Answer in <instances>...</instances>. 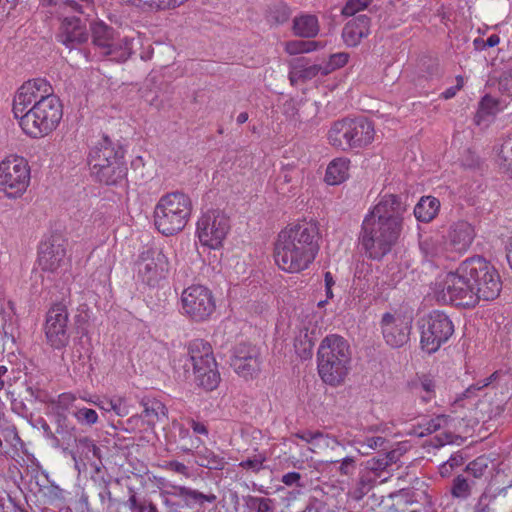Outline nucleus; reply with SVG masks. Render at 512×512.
Wrapping results in <instances>:
<instances>
[{
    "label": "nucleus",
    "instance_id": "1",
    "mask_svg": "<svg viewBox=\"0 0 512 512\" xmlns=\"http://www.w3.org/2000/svg\"><path fill=\"white\" fill-rule=\"evenodd\" d=\"M501 290L502 281L495 267L483 257L475 256L446 275L437 298L444 303L471 308L480 300L496 299Z\"/></svg>",
    "mask_w": 512,
    "mask_h": 512
},
{
    "label": "nucleus",
    "instance_id": "2",
    "mask_svg": "<svg viewBox=\"0 0 512 512\" xmlns=\"http://www.w3.org/2000/svg\"><path fill=\"white\" fill-rule=\"evenodd\" d=\"M12 112L23 132L39 139L56 129L62 119V104L53 93L50 83L43 78L24 82L16 91Z\"/></svg>",
    "mask_w": 512,
    "mask_h": 512
},
{
    "label": "nucleus",
    "instance_id": "3",
    "mask_svg": "<svg viewBox=\"0 0 512 512\" xmlns=\"http://www.w3.org/2000/svg\"><path fill=\"white\" fill-rule=\"evenodd\" d=\"M320 233L315 222H301L283 229L274 248L277 265L290 273L300 272L314 261L318 251Z\"/></svg>",
    "mask_w": 512,
    "mask_h": 512
},
{
    "label": "nucleus",
    "instance_id": "4",
    "mask_svg": "<svg viewBox=\"0 0 512 512\" xmlns=\"http://www.w3.org/2000/svg\"><path fill=\"white\" fill-rule=\"evenodd\" d=\"M351 364V350L346 339L332 334L326 336L318 348L317 368L320 378L335 386L344 381Z\"/></svg>",
    "mask_w": 512,
    "mask_h": 512
},
{
    "label": "nucleus",
    "instance_id": "5",
    "mask_svg": "<svg viewBox=\"0 0 512 512\" xmlns=\"http://www.w3.org/2000/svg\"><path fill=\"white\" fill-rule=\"evenodd\" d=\"M190 198L181 192L168 193L160 198L154 209V223L163 235H174L184 229L191 215Z\"/></svg>",
    "mask_w": 512,
    "mask_h": 512
},
{
    "label": "nucleus",
    "instance_id": "6",
    "mask_svg": "<svg viewBox=\"0 0 512 512\" xmlns=\"http://www.w3.org/2000/svg\"><path fill=\"white\" fill-rule=\"evenodd\" d=\"M402 227L393 220L386 222L367 215L362 223L360 243L371 259L380 260L396 244Z\"/></svg>",
    "mask_w": 512,
    "mask_h": 512
},
{
    "label": "nucleus",
    "instance_id": "7",
    "mask_svg": "<svg viewBox=\"0 0 512 512\" xmlns=\"http://www.w3.org/2000/svg\"><path fill=\"white\" fill-rule=\"evenodd\" d=\"M422 350L435 353L454 333V324L442 311H432L418 321Z\"/></svg>",
    "mask_w": 512,
    "mask_h": 512
},
{
    "label": "nucleus",
    "instance_id": "8",
    "mask_svg": "<svg viewBox=\"0 0 512 512\" xmlns=\"http://www.w3.org/2000/svg\"><path fill=\"white\" fill-rule=\"evenodd\" d=\"M30 183V167L23 157H9L0 163V185L9 198L20 197Z\"/></svg>",
    "mask_w": 512,
    "mask_h": 512
},
{
    "label": "nucleus",
    "instance_id": "9",
    "mask_svg": "<svg viewBox=\"0 0 512 512\" xmlns=\"http://www.w3.org/2000/svg\"><path fill=\"white\" fill-rule=\"evenodd\" d=\"M230 229L229 218L220 210H209L197 222V235L202 245L219 248Z\"/></svg>",
    "mask_w": 512,
    "mask_h": 512
},
{
    "label": "nucleus",
    "instance_id": "10",
    "mask_svg": "<svg viewBox=\"0 0 512 512\" xmlns=\"http://www.w3.org/2000/svg\"><path fill=\"white\" fill-rule=\"evenodd\" d=\"M138 279L150 287H155L165 279L169 271L167 256L159 249L143 251L135 263Z\"/></svg>",
    "mask_w": 512,
    "mask_h": 512
},
{
    "label": "nucleus",
    "instance_id": "11",
    "mask_svg": "<svg viewBox=\"0 0 512 512\" xmlns=\"http://www.w3.org/2000/svg\"><path fill=\"white\" fill-rule=\"evenodd\" d=\"M181 301L184 313L198 322L208 319L216 307L212 292L202 285L186 288L182 292Z\"/></svg>",
    "mask_w": 512,
    "mask_h": 512
},
{
    "label": "nucleus",
    "instance_id": "12",
    "mask_svg": "<svg viewBox=\"0 0 512 512\" xmlns=\"http://www.w3.org/2000/svg\"><path fill=\"white\" fill-rule=\"evenodd\" d=\"M413 317L400 312L384 313L380 327L385 342L392 348L404 346L410 339Z\"/></svg>",
    "mask_w": 512,
    "mask_h": 512
},
{
    "label": "nucleus",
    "instance_id": "13",
    "mask_svg": "<svg viewBox=\"0 0 512 512\" xmlns=\"http://www.w3.org/2000/svg\"><path fill=\"white\" fill-rule=\"evenodd\" d=\"M45 335L54 349H62L69 343L68 311L65 305L57 303L47 312Z\"/></svg>",
    "mask_w": 512,
    "mask_h": 512
},
{
    "label": "nucleus",
    "instance_id": "14",
    "mask_svg": "<svg viewBox=\"0 0 512 512\" xmlns=\"http://www.w3.org/2000/svg\"><path fill=\"white\" fill-rule=\"evenodd\" d=\"M233 370L245 379H253L260 372V352L256 346L239 344L231 357Z\"/></svg>",
    "mask_w": 512,
    "mask_h": 512
},
{
    "label": "nucleus",
    "instance_id": "15",
    "mask_svg": "<svg viewBox=\"0 0 512 512\" xmlns=\"http://www.w3.org/2000/svg\"><path fill=\"white\" fill-rule=\"evenodd\" d=\"M38 262L42 270L55 272L66 264V241L53 235L39 246Z\"/></svg>",
    "mask_w": 512,
    "mask_h": 512
},
{
    "label": "nucleus",
    "instance_id": "16",
    "mask_svg": "<svg viewBox=\"0 0 512 512\" xmlns=\"http://www.w3.org/2000/svg\"><path fill=\"white\" fill-rule=\"evenodd\" d=\"M62 18L57 40L70 51L87 42L89 33L85 23L75 16H59Z\"/></svg>",
    "mask_w": 512,
    "mask_h": 512
},
{
    "label": "nucleus",
    "instance_id": "17",
    "mask_svg": "<svg viewBox=\"0 0 512 512\" xmlns=\"http://www.w3.org/2000/svg\"><path fill=\"white\" fill-rule=\"evenodd\" d=\"M406 211V204L402 197L395 194H386L382 196L380 201L374 206L373 210L368 214L379 220L389 222L393 220L402 227L403 214Z\"/></svg>",
    "mask_w": 512,
    "mask_h": 512
},
{
    "label": "nucleus",
    "instance_id": "18",
    "mask_svg": "<svg viewBox=\"0 0 512 512\" xmlns=\"http://www.w3.org/2000/svg\"><path fill=\"white\" fill-rule=\"evenodd\" d=\"M101 158L105 160L104 163L100 162V164L107 167L113 160L123 159L124 152L122 148L114 144L108 136H103L102 139L91 148L88 155V164L91 174L98 170V160Z\"/></svg>",
    "mask_w": 512,
    "mask_h": 512
},
{
    "label": "nucleus",
    "instance_id": "19",
    "mask_svg": "<svg viewBox=\"0 0 512 512\" xmlns=\"http://www.w3.org/2000/svg\"><path fill=\"white\" fill-rule=\"evenodd\" d=\"M370 26L371 20L367 15L355 16L345 24L342 30L344 42L350 47L357 46L363 38L370 34Z\"/></svg>",
    "mask_w": 512,
    "mask_h": 512
},
{
    "label": "nucleus",
    "instance_id": "20",
    "mask_svg": "<svg viewBox=\"0 0 512 512\" xmlns=\"http://www.w3.org/2000/svg\"><path fill=\"white\" fill-rule=\"evenodd\" d=\"M475 237V231L471 224L466 221H458L451 225L448 239L451 248L463 253L468 250Z\"/></svg>",
    "mask_w": 512,
    "mask_h": 512
},
{
    "label": "nucleus",
    "instance_id": "21",
    "mask_svg": "<svg viewBox=\"0 0 512 512\" xmlns=\"http://www.w3.org/2000/svg\"><path fill=\"white\" fill-rule=\"evenodd\" d=\"M44 8H49L50 13L63 16L66 13L84 14L87 9H93L94 0H40Z\"/></svg>",
    "mask_w": 512,
    "mask_h": 512
},
{
    "label": "nucleus",
    "instance_id": "22",
    "mask_svg": "<svg viewBox=\"0 0 512 512\" xmlns=\"http://www.w3.org/2000/svg\"><path fill=\"white\" fill-rule=\"evenodd\" d=\"M104 160L103 158L98 160V170L95 171L92 176L100 183L106 185H117L121 183L127 174V167L124 160H113L107 167L100 164V162L104 163Z\"/></svg>",
    "mask_w": 512,
    "mask_h": 512
},
{
    "label": "nucleus",
    "instance_id": "23",
    "mask_svg": "<svg viewBox=\"0 0 512 512\" xmlns=\"http://www.w3.org/2000/svg\"><path fill=\"white\" fill-rule=\"evenodd\" d=\"M352 149L362 148L370 144L374 137V127L371 122L360 117L349 119Z\"/></svg>",
    "mask_w": 512,
    "mask_h": 512
},
{
    "label": "nucleus",
    "instance_id": "24",
    "mask_svg": "<svg viewBox=\"0 0 512 512\" xmlns=\"http://www.w3.org/2000/svg\"><path fill=\"white\" fill-rule=\"evenodd\" d=\"M195 383L206 391L216 389L220 383V373L217 368L216 360L213 364L203 363L193 367Z\"/></svg>",
    "mask_w": 512,
    "mask_h": 512
},
{
    "label": "nucleus",
    "instance_id": "25",
    "mask_svg": "<svg viewBox=\"0 0 512 512\" xmlns=\"http://www.w3.org/2000/svg\"><path fill=\"white\" fill-rule=\"evenodd\" d=\"M55 417V431L54 435L59 441V444H54L55 448H61L64 451L72 446L73 441L76 440V428L71 424L67 414H56Z\"/></svg>",
    "mask_w": 512,
    "mask_h": 512
},
{
    "label": "nucleus",
    "instance_id": "26",
    "mask_svg": "<svg viewBox=\"0 0 512 512\" xmlns=\"http://www.w3.org/2000/svg\"><path fill=\"white\" fill-rule=\"evenodd\" d=\"M349 119L336 121L328 132V139L332 146L347 151L352 149Z\"/></svg>",
    "mask_w": 512,
    "mask_h": 512
},
{
    "label": "nucleus",
    "instance_id": "27",
    "mask_svg": "<svg viewBox=\"0 0 512 512\" xmlns=\"http://www.w3.org/2000/svg\"><path fill=\"white\" fill-rule=\"evenodd\" d=\"M92 43L99 50L100 55L116 40L115 31L102 21L91 24Z\"/></svg>",
    "mask_w": 512,
    "mask_h": 512
},
{
    "label": "nucleus",
    "instance_id": "28",
    "mask_svg": "<svg viewBox=\"0 0 512 512\" xmlns=\"http://www.w3.org/2000/svg\"><path fill=\"white\" fill-rule=\"evenodd\" d=\"M187 350L193 367L196 364H213V361H215L211 345L203 339H194L190 341Z\"/></svg>",
    "mask_w": 512,
    "mask_h": 512
},
{
    "label": "nucleus",
    "instance_id": "29",
    "mask_svg": "<svg viewBox=\"0 0 512 512\" xmlns=\"http://www.w3.org/2000/svg\"><path fill=\"white\" fill-rule=\"evenodd\" d=\"M143 407L142 416L150 426H154L156 422L167 419L166 406L156 398L145 396L140 401Z\"/></svg>",
    "mask_w": 512,
    "mask_h": 512
},
{
    "label": "nucleus",
    "instance_id": "30",
    "mask_svg": "<svg viewBox=\"0 0 512 512\" xmlns=\"http://www.w3.org/2000/svg\"><path fill=\"white\" fill-rule=\"evenodd\" d=\"M440 201L433 196H423L414 208V215L420 222L428 223L438 214Z\"/></svg>",
    "mask_w": 512,
    "mask_h": 512
},
{
    "label": "nucleus",
    "instance_id": "31",
    "mask_svg": "<svg viewBox=\"0 0 512 512\" xmlns=\"http://www.w3.org/2000/svg\"><path fill=\"white\" fill-rule=\"evenodd\" d=\"M75 449L70 452L74 461H77V457L85 460H92L93 458L101 459L100 448L96 446L94 441L88 437L76 436V440L73 441Z\"/></svg>",
    "mask_w": 512,
    "mask_h": 512
},
{
    "label": "nucleus",
    "instance_id": "32",
    "mask_svg": "<svg viewBox=\"0 0 512 512\" xmlns=\"http://www.w3.org/2000/svg\"><path fill=\"white\" fill-rule=\"evenodd\" d=\"M350 161L346 158L333 160L326 169L325 181L329 185H338L349 177Z\"/></svg>",
    "mask_w": 512,
    "mask_h": 512
},
{
    "label": "nucleus",
    "instance_id": "33",
    "mask_svg": "<svg viewBox=\"0 0 512 512\" xmlns=\"http://www.w3.org/2000/svg\"><path fill=\"white\" fill-rule=\"evenodd\" d=\"M293 32L296 36L313 38L319 32L318 19L314 15H303L293 20Z\"/></svg>",
    "mask_w": 512,
    "mask_h": 512
},
{
    "label": "nucleus",
    "instance_id": "34",
    "mask_svg": "<svg viewBox=\"0 0 512 512\" xmlns=\"http://www.w3.org/2000/svg\"><path fill=\"white\" fill-rule=\"evenodd\" d=\"M132 54V41L128 38L115 40L101 56L115 62H125Z\"/></svg>",
    "mask_w": 512,
    "mask_h": 512
},
{
    "label": "nucleus",
    "instance_id": "35",
    "mask_svg": "<svg viewBox=\"0 0 512 512\" xmlns=\"http://www.w3.org/2000/svg\"><path fill=\"white\" fill-rule=\"evenodd\" d=\"M196 463L210 470H222L227 462L225 458L204 447L195 451Z\"/></svg>",
    "mask_w": 512,
    "mask_h": 512
},
{
    "label": "nucleus",
    "instance_id": "36",
    "mask_svg": "<svg viewBox=\"0 0 512 512\" xmlns=\"http://www.w3.org/2000/svg\"><path fill=\"white\" fill-rule=\"evenodd\" d=\"M99 489L98 498L100 501V510L102 512H109L110 507L116 502V499L112 497L110 490L111 477H98L93 478Z\"/></svg>",
    "mask_w": 512,
    "mask_h": 512
},
{
    "label": "nucleus",
    "instance_id": "37",
    "mask_svg": "<svg viewBox=\"0 0 512 512\" xmlns=\"http://www.w3.org/2000/svg\"><path fill=\"white\" fill-rule=\"evenodd\" d=\"M376 483V477L370 473L361 475L351 491L352 498L356 501L362 500L375 487Z\"/></svg>",
    "mask_w": 512,
    "mask_h": 512
},
{
    "label": "nucleus",
    "instance_id": "38",
    "mask_svg": "<svg viewBox=\"0 0 512 512\" xmlns=\"http://www.w3.org/2000/svg\"><path fill=\"white\" fill-rule=\"evenodd\" d=\"M320 41L291 40L285 43V51L290 55L308 53L322 48Z\"/></svg>",
    "mask_w": 512,
    "mask_h": 512
},
{
    "label": "nucleus",
    "instance_id": "39",
    "mask_svg": "<svg viewBox=\"0 0 512 512\" xmlns=\"http://www.w3.org/2000/svg\"><path fill=\"white\" fill-rule=\"evenodd\" d=\"M217 500V497L215 494H204L198 490L189 488L187 491L186 496L182 499L183 505L192 509L195 506L202 507L205 502L208 503H214Z\"/></svg>",
    "mask_w": 512,
    "mask_h": 512
},
{
    "label": "nucleus",
    "instance_id": "40",
    "mask_svg": "<svg viewBox=\"0 0 512 512\" xmlns=\"http://www.w3.org/2000/svg\"><path fill=\"white\" fill-rule=\"evenodd\" d=\"M474 481H470L468 477L458 475L453 480L451 494L456 498L466 499L471 494V486Z\"/></svg>",
    "mask_w": 512,
    "mask_h": 512
},
{
    "label": "nucleus",
    "instance_id": "41",
    "mask_svg": "<svg viewBox=\"0 0 512 512\" xmlns=\"http://www.w3.org/2000/svg\"><path fill=\"white\" fill-rule=\"evenodd\" d=\"M497 111L498 101L489 95H485L479 103V108L475 116L477 123L479 124L480 119L484 118L485 116H492L496 114Z\"/></svg>",
    "mask_w": 512,
    "mask_h": 512
},
{
    "label": "nucleus",
    "instance_id": "42",
    "mask_svg": "<svg viewBox=\"0 0 512 512\" xmlns=\"http://www.w3.org/2000/svg\"><path fill=\"white\" fill-rule=\"evenodd\" d=\"M449 420H450V417L447 415H443V414L438 415L435 418L428 420L424 424L423 430H421L420 432H417V435L420 437H423L425 435L432 434V433L438 431L439 429L446 427Z\"/></svg>",
    "mask_w": 512,
    "mask_h": 512
},
{
    "label": "nucleus",
    "instance_id": "43",
    "mask_svg": "<svg viewBox=\"0 0 512 512\" xmlns=\"http://www.w3.org/2000/svg\"><path fill=\"white\" fill-rule=\"evenodd\" d=\"M273 503L270 498L256 496H249L247 500V505L253 512H274Z\"/></svg>",
    "mask_w": 512,
    "mask_h": 512
},
{
    "label": "nucleus",
    "instance_id": "44",
    "mask_svg": "<svg viewBox=\"0 0 512 512\" xmlns=\"http://www.w3.org/2000/svg\"><path fill=\"white\" fill-rule=\"evenodd\" d=\"M350 55L346 52L333 53L329 56L328 62L324 65L323 75H328L332 71L345 66Z\"/></svg>",
    "mask_w": 512,
    "mask_h": 512
},
{
    "label": "nucleus",
    "instance_id": "45",
    "mask_svg": "<svg viewBox=\"0 0 512 512\" xmlns=\"http://www.w3.org/2000/svg\"><path fill=\"white\" fill-rule=\"evenodd\" d=\"M266 460V456L262 453H259L241 461L239 466L243 469L251 470L253 473H258L264 469V463Z\"/></svg>",
    "mask_w": 512,
    "mask_h": 512
},
{
    "label": "nucleus",
    "instance_id": "46",
    "mask_svg": "<svg viewBox=\"0 0 512 512\" xmlns=\"http://www.w3.org/2000/svg\"><path fill=\"white\" fill-rule=\"evenodd\" d=\"M298 60H301V73L303 75V82L313 79L318 74L323 75L324 65H308L307 59L304 57H300Z\"/></svg>",
    "mask_w": 512,
    "mask_h": 512
},
{
    "label": "nucleus",
    "instance_id": "47",
    "mask_svg": "<svg viewBox=\"0 0 512 512\" xmlns=\"http://www.w3.org/2000/svg\"><path fill=\"white\" fill-rule=\"evenodd\" d=\"M499 156L503 161V166L512 173V135L504 139Z\"/></svg>",
    "mask_w": 512,
    "mask_h": 512
},
{
    "label": "nucleus",
    "instance_id": "48",
    "mask_svg": "<svg viewBox=\"0 0 512 512\" xmlns=\"http://www.w3.org/2000/svg\"><path fill=\"white\" fill-rule=\"evenodd\" d=\"M72 414L79 423L84 425L91 426L98 420L96 411L90 408H80L74 411Z\"/></svg>",
    "mask_w": 512,
    "mask_h": 512
},
{
    "label": "nucleus",
    "instance_id": "49",
    "mask_svg": "<svg viewBox=\"0 0 512 512\" xmlns=\"http://www.w3.org/2000/svg\"><path fill=\"white\" fill-rule=\"evenodd\" d=\"M74 401L75 396L71 393H63L59 395L58 400L54 403L53 406V414H66Z\"/></svg>",
    "mask_w": 512,
    "mask_h": 512
},
{
    "label": "nucleus",
    "instance_id": "50",
    "mask_svg": "<svg viewBox=\"0 0 512 512\" xmlns=\"http://www.w3.org/2000/svg\"><path fill=\"white\" fill-rule=\"evenodd\" d=\"M486 469L487 463L485 460L483 458H477L467 465L465 472L473 478H480L484 475Z\"/></svg>",
    "mask_w": 512,
    "mask_h": 512
},
{
    "label": "nucleus",
    "instance_id": "51",
    "mask_svg": "<svg viewBox=\"0 0 512 512\" xmlns=\"http://www.w3.org/2000/svg\"><path fill=\"white\" fill-rule=\"evenodd\" d=\"M370 2L371 0H348L342 9V14L345 16H353L368 7Z\"/></svg>",
    "mask_w": 512,
    "mask_h": 512
},
{
    "label": "nucleus",
    "instance_id": "52",
    "mask_svg": "<svg viewBox=\"0 0 512 512\" xmlns=\"http://www.w3.org/2000/svg\"><path fill=\"white\" fill-rule=\"evenodd\" d=\"M290 9L286 5H278L270 12L271 20L276 24H283L290 17Z\"/></svg>",
    "mask_w": 512,
    "mask_h": 512
},
{
    "label": "nucleus",
    "instance_id": "53",
    "mask_svg": "<svg viewBox=\"0 0 512 512\" xmlns=\"http://www.w3.org/2000/svg\"><path fill=\"white\" fill-rule=\"evenodd\" d=\"M303 476L298 472H288L281 477V482L288 487H296L302 489L305 484L302 482ZM300 490L297 491V494Z\"/></svg>",
    "mask_w": 512,
    "mask_h": 512
},
{
    "label": "nucleus",
    "instance_id": "54",
    "mask_svg": "<svg viewBox=\"0 0 512 512\" xmlns=\"http://www.w3.org/2000/svg\"><path fill=\"white\" fill-rule=\"evenodd\" d=\"M388 467V462L384 455L372 458L368 461V468L374 474L373 477H379L380 472L384 471Z\"/></svg>",
    "mask_w": 512,
    "mask_h": 512
},
{
    "label": "nucleus",
    "instance_id": "55",
    "mask_svg": "<svg viewBox=\"0 0 512 512\" xmlns=\"http://www.w3.org/2000/svg\"><path fill=\"white\" fill-rule=\"evenodd\" d=\"M420 250L425 255V257H434L437 255L439 247L432 238H425L419 243Z\"/></svg>",
    "mask_w": 512,
    "mask_h": 512
},
{
    "label": "nucleus",
    "instance_id": "56",
    "mask_svg": "<svg viewBox=\"0 0 512 512\" xmlns=\"http://www.w3.org/2000/svg\"><path fill=\"white\" fill-rule=\"evenodd\" d=\"M289 80L292 85L297 84L299 81L303 82V75L301 73V60L298 58L290 62Z\"/></svg>",
    "mask_w": 512,
    "mask_h": 512
},
{
    "label": "nucleus",
    "instance_id": "57",
    "mask_svg": "<svg viewBox=\"0 0 512 512\" xmlns=\"http://www.w3.org/2000/svg\"><path fill=\"white\" fill-rule=\"evenodd\" d=\"M499 90L502 94L512 96V70L505 71L500 76Z\"/></svg>",
    "mask_w": 512,
    "mask_h": 512
},
{
    "label": "nucleus",
    "instance_id": "58",
    "mask_svg": "<svg viewBox=\"0 0 512 512\" xmlns=\"http://www.w3.org/2000/svg\"><path fill=\"white\" fill-rule=\"evenodd\" d=\"M356 469V461L352 456L345 457L342 461H340V465L338 471L340 474L348 476L353 474Z\"/></svg>",
    "mask_w": 512,
    "mask_h": 512
},
{
    "label": "nucleus",
    "instance_id": "59",
    "mask_svg": "<svg viewBox=\"0 0 512 512\" xmlns=\"http://www.w3.org/2000/svg\"><path fill=\"white\" fill-rule=\"evenodd\" d=\"M166 468L170 471L181 474V475L185 476L186 478L190 477L189 468L185 464L178 462L176 460L169 461L166 464Z\"/></svg>",
    "mask_w": 512,
    "mask_h": 512
},
{
    "label": "nucleus",
    "instance_id": "60",
    "mask_svg": "<svg viewBox=\"0 0 512 512\" xmlns=\"http://www.w3.org/2000/svg\"><path fill=\"white\" fill-rule=\"evenodd\" d=\"M387 440L384 437L376 436V437H368L362 443V446H366L368 449L376 450L379 448H384Z\"/></svg>",
    "mask_w": 512,
    "mask_h": 512
},
{
    "label": "nucleus",
    "instance_id": "61",
    "mask_svg": "<svg viewBox=\"0 0 512 512\" xmlns=\"http://www.w3.org/2000/svg\"><path fill=\"white\" fill-rule=\"evenodd\" d=\"M421 388L426 392V395L422 396L423 401H429L432 398L435 388L433 380L428 377H425L421 381Z\"/></svg>",
    "mask_w": 512,
    "mask_h": 512
},
{
    "label": "nucleus",
    "instance_id": "62",
    "mask_svg": "<svg viewBox=\"0 0 512 512\" xmlns=\"http://www.w3.org/2000/svg\"><path fill=\"white\" fill-rule=\"evenodd\" d=\"M37 422L40 425V427L42 428L45 437L48 438L52 442V446L54 447V444H59V441L57 440V438L54 435V431H52L51 427L46 422V420L43 418H39Z\"/></svg>",
    "mask_w": 512,
    "mask_h": 512
},
{
    "label": "nucleus",
    "instance_id": "63",
    "mask_svg": "<svg viewBox=\"0 0 512 512\" xmlns=\"http://www.w3.org/2000/svg\"><path fill=\"white\" fill-rule=\"evenodd\" d=\"M295 436L307 443L313 442V440L324 437V434L321 431H304L296 433Z\"/></svg>",
    "mask_w": 512,
    "mask_h": 512
},
{
    "label": "nucleus",
    "instance_id": "64",
    "mask_svg": "<svg viewBox=\"0 0 512 512\" xmlns=\"http://www.w3.org/2000/svg\"><path fill=\"white\" fill-rule=\"evenodd\" d=\"M130 492H131V495L128 499V506L131 510H137V512H145V504L144 502L143 503H139L137 501V498H136V494L135 492L130 489Z\"/></svg>",
    "mask_w": 512,
    "mask_h": 512
}]
</instances>
